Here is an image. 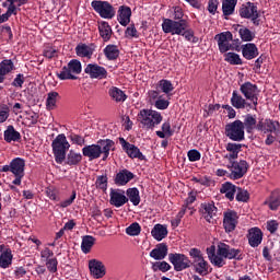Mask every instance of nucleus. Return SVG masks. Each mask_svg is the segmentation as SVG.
Instances as JSON below:
<instances>
[{"mask_svg":"<svg viewBox=\"0 0 280 280\" xmlns=\"http://www.w3.org/2000/svg\"><path fill=\"white\" fill-rule=\"evenodd\" d=\"M149 102L152 104V102L156 103V100H159L161 97L160 93H159V89L158 90H150L149 93Z\"/></svg>","mask_w":280,"mask_h":280,"instance_id":"62","label":"nucleus"},{"mask_svg":"<svg viewBox=\"0 0 280 280\" xmlns=\"http://www.w3.org/2000/svg\"><path fill=\"white\" fill-rule=\"evenodd\" d=\"M138 121L147 128V130H153L155 126H159L163 121L161 113L152 109H141L138 114Z\"/></svg>","mask_w":280,"mask_h":280,"instance_id":"4","label":"nucleus"},{"mask_svg":"<svg viewBox=\"0 0 280 280\" xmlns=\"http://www.w3.org/2000/svg\"><path fill=\"white\" fill-rule=\"evenodd\" d=\"M126 153L130 159H139L140 161H145V155L141 153L135 144H131L127 150Z\"/></svg>","mask_w":280,"mask_h":280,"instance_id":"40","label":"nucleus"},{"mask_svg":"<svg viewBox=\"0 0 280 280\" xmlns=\"http://www.w3.org/2000/svg\"><path fill=\"white\" fill-rule=\"evenodd\" d=\"M119 15H118V21L120 25L126 27L130 23V16H132V10L130 7H120L119 9Z\"/></svg>","mask_w":280,"mask_h":280,"instance_id":"28","label":"nucleus"},{"mask_svg":"<svg viewBox=\"0 0 280 280\" xmlns=\"http://www.w3.org/2000/svg\"><path fill=\"white\" fill-rule=\"evenodd\" d=\"M93 246H95V237H93L92 235L83 236L82 243H81L82 253H84V255H89V253H91V248H93Z\"/></svg>","mask_w":280,"mask_h":280,"instance_id":"33","label":"nucleus"},{"mask_svg":"<svg viewBox=\"0 0 280 280\" xmlns=\"http://www.w3.org/2000/svg\"><path fill=\"white\" fill-rule=\"evenodd\" d=\"M225 62H230V65H242V59L240 55L235 52H226L225 55Z\"/></svg>","mask_w":280,"mask_h":280,"instance_id":"47","label":"nucleus"},{"mask_svg":"<svg viewBox=\"0 0 280 280\" xmlns=\"http://www.w3.org/2000/svg\"><path fill=\"white\" fill-rule=\"evenodd\" d=\"M189 256L191 257V266L194 267L195 272L205 277L209 272V262L205 260V256H202V252L196 247L189 250Z\"/></svg>","mask_w":280,"mask_h":280,"instance_id":"5","label":"nucleus"},{"mask_svg":"<svg viewBox=\"0 0 280 280\" xmlns=\"http://www.w3.org/2000/svg\"><path fill=\"white\" fill-rule=\"evenodd\" d=\"M84 71L88 73V75H90V78L97 80H104L108 75L106 68L98 66L97 63H89Z\"/></svg>","mask_w":280,"mask_h":280,"instance_id":"15","label":"nucleus"},{"mask_svg":"<svg viewBox=\"0 0 280 280\" xmlns=\"http://www.w3.org/2000/svg\"><path fill=\"white\" fill-rule=\"evenodd\" d=\"M126 233L127 235L137 236L139 233H141V225L135 222L126 229Z\"/></svg>","mask_w":280,"mask_h":280,"instance_id":"50","label":"nucleus"},{"mask_svg":"<svg viewBox=\"0 0 280 280\" xmlns=\"http://www.w3.org/2000/svg\"><path fill=\"white\" fill-rule=\"evenodd\" d=\"M220 191L221 194H225V198H228V200H234L237 187L226 182L225 184L222 185Z\"/></svg>","mask_w":280,"mask_h":280,"instance_id":"32","label":"nucleus"},{"mask_svg":"<svg viewBox=\"0 0 280 280\" xmlns=\"http://www.w3.org/2000/svg\"><path fill=\"white\" fill-rule=\"evenodd\" d=\"M57 102H58V92H49L46 100L47 110H54V108H56Z\"/></svg>","mask_w":280,"mask_h":280,"instance_id":"44","label":"nucleus"},{"mask_svg":"<svg viewBox=\"0 0 280 280\" xmlns=\"http://www.w3.org/2000/svg\"><path fill=\"white\" fill-rule=\"evenodd\" d=\"M81 162H82V154L75 153V151L70 150L66 160L67 165H78Z\"/></svg>","mask_w":280,"mask_h":280,"instance_id":"41","label":"nucleus"},{"mask_svg":"<svg viewBox=\"0 0 280 280\" xmlns=\"http://www.w3.org/2000/svg\"><path fill=\"white\" fill-rule=\"evenodd\" d=\"M10 117V108L8 106H3L2 110L0 112V124H3Z\"/></svg>","mask_w":280,"mask_h":280,"instance_id":"63","label":"nucleus"},{"mask_svg":"<svg viewBox=\"0 0 280 280\" xmlns=\"http://www.w3.org/2000/svg\"><path fill=\"white\" fill-rule=\"evenodd\" d=\"M207 255L210 262L217 268H222L223 266H226V261L224 259H236V261L244 259V257H242L241 249L232 248L225 243L218 244L217 253L215 245H211L207 248Z\"/></svg>","mask_w":280,"mask_h":280,"instance_id":"1","label":"nucleus"},{"mask_svg":"<svg viewBox=\"0 0 280 280\" xmlns=\"http://www.w3.org/2000/svg\"><path fill=\"white\" fill-rule=\"evenodd\" d=\"M108 94L114 102H126V93H124V91H121L119 88L109 89Z\"/></svg>","mask_w":280,"mask_h":280,"instance_id":"39","label":"nucleus"},{"mask_svg":"<svg viewBox=\"0 0 280 280\" xmlns=\"http://www.w3.org/2000/svg\"><path fill=\"white\" fill-rule=\"evenodd\" d=\"M240 91L246 100H249L253 102L254 106H257V85L250 82H245L241 85Z\"/></svg>","mask_w":280,"mask_h":280,"instance_id":"16","label":"nucleus"},{"mask_svg":"<svg viewBox=\"0 0 280 280\" xmlns=\"http://www.w3.org/2000/svg\"><path fill=\"white\" fill-rule=\"evenodd\" d=\"M104 54L107 60H117L119 58V48L117 45H107L104 48Z\"/></svg>","mask_w":280,"mask_h":280,"instance_id":"34","label":"nucleus"},{"mask_svg":"<svg viewBox=\"0 0 280 280\" xmlns=\"http://www.w3.org/2000/svg\"><path fill=\"white\" fill-rule=\"evenodd\" d=\"M153 268H158L159 270H161V272H167L172 266H170V264H167L166 261H161V262H156Z\"/></svg>","mask_w":280,"mask_h":280,"instance_id":"57","label":"nucleus"},{"mask_svg":"<svg viewBox=\"0 0 280 280\" xmlns=\"http://www.w3.org/2000/svg\"><path fill=\"white\" fill-rule=\"evenodd\" d=\"M279 229V222L277 220H271L267 223V230L269 233H277V230Z\"/></svg>","mask_w":280,"mask_h":280,"instance_id":"60","label":"nucleus"},{"mask_svg":"<svg viewBox=\"0 0 280 280\" xmlns=\"http://www.w3.org/2000/svg\"><path fill=\"white\" fill-rule=\"evenodd\" d=\"M243 125H244V128H246L247 132H253V130L257 128V119L253 115L247 114Z\"/></svg>","mask_w":280,"mask_h":280,"instance_id":"42","label":"nucleus"},{"mask_svg":"<svg viewBox=\"0 0 280 280\" xmlns=\"http://www.w3.org/2000/svg\"><path fill=\"white\" fill-rule=\"evenodd\" d=\"M238 12L242 19H250L254 25H259V11L255 3L246 2L245 4H242Z\"/></svg>","mask_w":280,"mask_h":280,"instance_id":"11","label":"nucleus"},{"mask_svg":"<svg viewBox=\"0 0 280 280\" xmlns=\"http://www.w3.org/2000/svg\"><path fill=\"white\" fill-rule=\"evenodd\" d=\"M109 202L114 207H124L128 202V197H126V191L122 189H110L109 192Z\"/></svg>","mask_w":280,"mask_h":280,"instance_id":"18","label":"nucleus"},{"mask_svg":"<svg viewBox=\"0 0 280 280\" xmlns=\"http://www.w3.org/2000/svg\"><path fill=\"white\" fill-rule=\"evenodd\" d=\"M51 148L56 163H65V159H67V150L71 148V144H69V141L67 140V136H65V133L58 135L52 141Z\"/></svg>","mask_w":280,"mask_h":280,"instance_id":"3","label":"nucleus"},{"mask_svg":"<svg viewBox=\"0 0 280 280\" xmlns=\"http://www.w3.org/2000/svg\"><path fill=\"white\" fill-rule=\"evenodd\" d=\"M238 34L245 43H250V40H254L255 38V33L246 27L240 28Z\"/></svg>","mask_w":280,"mask_h":280,"instance_id":"46","label":"nucleus"},{"mask_svg":"<svg viewBox=\"0 0 280 280\" xmlns=\"http://www.w3.org/2000/svg\"><path fill=\"white\" fill-rule=\"evenodd\" d=\"M115 147V141L110 139L98 140L96 144H89L82 149V154L89 161H95L103 154V161H106L110 154V150Z\"/></svg>","mask_w":280,"mask_h":280,"instance_id":"2","label":"nucleus"},{"mask_svg":"<svg viewBox=\"0 0 280 280\" xmlns=\"http://www.w3.org/2000/svg\"><path fill=\"white\" fill-rule=\"evenodd\" d=\"M201 207H202L203 218L205 220H207V222H211V220H213V218L218 215V208L215 207V205L203 203Z\"/></svg>","mask_w":280,"mask_h":280,"instance_id":"27","label":"nucleus"},{"mask_svg":"<svg viewBox=\"0 0 280 280\" xmlns=\"http://www.w3.org/2000/svg\"><path fill=\"white\" fill-rule=\"evenodd\" d=\"M168 261L172 262L176 272H183V270L191 268V261L185 254H168Z\"/></svg>","mask_w":280,"mask_h":280,"instance_id":"9","label":"nucleus"},{"mask_svg":"<svg viewBox=\"0 0 280 280\" xmlns=\"http://www.w3.org/2000/svg\"><path fill=\"white\" fill-rule=\"evenodd\" d=\"M125 36L128 38H139L138 32H137V27H135L133 24H131L130 26L127 27L126 32H125Z\"/></svg>","mask_w":280,"mask_h":280,"instance_id":"53","label":"nucleus"},{"mask_svg":"<svg viewBox=\"0 0 280 280\" xmlns=\"http://www.w3.org/2000/svg\"><path fill=\"white\" fill-rule=\"evenodd\" d=\"M80 73H82V63L78 59H72L57 73V78L59 80H78L75 75H80Z\"/></svg>","mask_w":280,"mask_h":280,"instance_id":"6","label":"nucleus"},{"mask_svg":"<svg viewBox=\"0 0 280 280\" xmlns=\"http://www.w3.org/2000/svg\"><path fill=\"white\" fill-rule=\"evenodd\" d=\"M150 257L158 261H161V259H165V257H167V244H158L156 247L151 250Z\"/></svg>","mask_w":280,"mask_h":280,"instance_id":"24","label":"nucleus"},{"mask_svg":"<svg viewBox=\"0 0 280 280\" xmlns=\"http://www.w3.org/2000/svg\"><path fill=\"white\" fill-rule=\"evenodd\" d=\"M89 268L94 279H103L106 276V266H104V262H102V260H89Z\"/></svg>","mask_w":280,"mask_h":280,"instance_id":"17","label":"nucleus"},{"mask_svg":"<svg viewBox=\"0 0 280 280\" xmlns=\"http://www.w3.org/2000/svg\"><path fill=\"white\" fill-rule=\"evenodd\" d=\"M242 51L246 60H253V58H257L259 56V49H257V45L252 43L243 45Z\"/></svg>","mask_w":280,"mask_h":280,"instance_id":"25","label":"nucleus"},{"mask_svg":"<svg viewBox=\"0 0 280 280\" xmlns=\"http://www.w3.org/2000/svg\"><path fill=\"white\" fill-rule=\"evenodd\" d=\"M70 139L72 143H75L77 145H84V138L80 135L72 133Z\"/></svg>","mask_w":280,"mask_h":280,"instance_id":"61","label":"nucleus"},{"mask_svg":"<svg viewBox=\"0 0 280 280\" xmlns=\"http://www.w3.org/2000/svg\"><path fill=\"white\" fill-rule=\"evenodd\" d=\"M98 32L104 43H108V40H110V38L113 37V28L110 27L108 22L98 23Z\"/></svg>","mask_w":280,"mask_h":280,"instance_id":"26","label":"nucleus"},{"mask_svg":"<svg viewBox=\"0 0 280 280\" xmlns=\"http://www.w3.org/2000/svg\"><path fill=\"white\" fill-rule=\"evenodd\" d=\"M93 51L94 49L86 44H79L75 47V54L80 58H91L93 56Z\"/></svg>","mask_w":280,"mask_h":280,"instance_id":"31","label":"nucleus"},{"mask_svg":"<svg viewBox=\"0 0 280 280\" xmlns=\"http://www.w3.org/2000/svg\"><path fill=\"white\" fill-rule=\"evenodd\" d=\"M132 178H135V174L125 168L116 174L114 183H115V185H118L119 187H124V185H128V183H130V180H132Z\"/></svg>","mask_w":280,"mask_h":280,"instance_id":"22","label":"nucleus"},{"mask_svg":"<svg viewBox=\"0 0 280 280\" xmlns=\"http://www.w3.org/2000/svg\"><path fill=\"white\" fill-rule=\"evenodd\" d=\"M188 159L191 162L200 161V151L196 149L188 151Z\"/></svg>","mask_w":280,"mask_h":280,"instance_id":"56","label":"nucleus"},{"mask_svg":"<svg viewBox=\"0 0 280 280\" xmlns=\"http://www.w3.org/2000/svg\"><path fill=\"white\" fill-rule=\"evenodd\" d=\"M214 38L218 42L219 51H221V54H226L230 49H235V47L231 45V40H233V34L231 32L228 31L217 34Z\"/></svg>","mask_w":280,"mask_h":280,"instance_id":"14","label":"nucleus"},{"mask_svg":"<svg viewBox=\"0 0 280 280\" xmlns=\"http://www.w3.org/2000/svg\"><path fill=\"white\" fill-rule=\"evenodd\" d=\"M280 207V190H275L271 192L269 208L271 211H276Z\"/></svg>","mask_w":280,"mask_h":280,"instance_id":"43","label":"nucleus"},{"mask_svg":"<svg viewBox=\"0 0 280 280\" xmlns=\"http://www.w3.org/2000/svg\"><path fill=\"white\" fill-rule=\"evenodd\" d=\"M225 135L231 141H244V122L234 120L225 126Z\"/></svg>","mask_w":280,"mask_h":280,"instance_id":"8","label":"nucleus"},{"mask_svg":"<svg viewBox=\"0 0 280 280\" xmlns=\"http://www.w3.org/2000/svg\"><path fill=\"white\" fill-rule=\"evenodd\" d=\"M0 250V268H9L12 265V249L5 248V245H1Z\"/></svg>","mask_w":280,"mask_h":280,"instance_id":"23","label":"nucleus"},{"mask_svg":"<svg viewBox=\"0 0 280 280\" xmlns=\"http://www.w3.org/2000/svg\"><path fill=\"white\" fill-rule=\"evenodd\" d=\"M228 152H233L234 154H240L242 152V144L238 143H228L226 144Z\"/></svg>","mask_w":280,"mask_h":280,"instance_id":"54","label":"nucleus"},{"mask_svg":"<svg viewBox=\"0 0 280 280\" xmlns=\"http://www.w3.org/2000/svg\"><path fill=\"white\" fill-rule=\"evenodd\" d=\"M93 10L102 16V19H113L115 16V8L107 1L94 0L91 3Z\"/></svg>","mask_w":280,"mask_h":280,"instance_id":"10","label":"nucleus"},{"mask_svg":"<svg viewBox=\"0 0 280 280\" xmlns=\"http://www.w3.org/2000/svg\"><path fill=\"white\" fill-rule=\"evenodd\" d=\"M219 3L220 2L218 0H209V2H208V11L210 12V14H215V12H218Z\"/></svg>","mask_w":280,"mask_h":280,"instance_id":"58","label":"nucleus"},{"mask_svg":"<svg viewBox=\"0 0 280 280\" xmlns=\"http://www.w3.org/2000/svg\"><path fill=\"white\" fill-rule=\"evenodd\" d=\"M235 5H237V0H223L222 10L224 16H231L235 12Z\"/></svg>","mask_w":280,"mask_h":280,"instance_id":"36","label":"nucleus"},{"mask_svg":"<svg viewBox=\"0 0 280 280\" xmlns=\"http://www.w3.org/2000/svg\"><path fill=\"white\" fill-rule=\"evenodd\" d=\"M231 104L234 108H246V100L237 93V91H233L232 97H231Z\"/></svg>","mask_w":280,"mask_h":280,"instance_id":"35","label":"nucleus"},{"mask_svg":"<svg viewBox=\"0 0 280 280\" xmlns=\"http://www.w3.org/2000/svg\"><path fill=\"white\" fill-rule=\"evenodd\" d=\"M247 237L249 245L253 248H257V246H259V244H261V241L264 240V233L259 228H252L248 232Z\"/></svg>","mask_w":280,"mask_h":280,"instance_id":"21","label":"nucleus"},{"mask_svg":"<svg viewBox=\"0 0 280 280\" xmlns=\"http://www.w3.org/2000/svg\"><path fill=\"white\" fill-rule=\"evenodd\" d=\"M11 172L15 176L13 185H21L23 176H25V160L15 158L11 161Z\"/></svg>","mask_w":280,"mask_h":280,"instance_id":"13","label":"nucleus"},{"mask_svg":"<svg viewBox=\"0 0 280 280\" xmlns=\"http://www.w3.org/2000/svg\"><path fill=\"white\" fill-rule=\"evenodd\" d=\"M24 83H25V77L23 74H18L12 82V86L21 89L23 88Z\"/></svg>","mask_w":280,"mask_h":280,"instance_id":"55","label":"nucleus"},{"mask_svg":"<svg viewBox=\"0 0 280 280\" xmlns=\"http://www.w3.org/2000/svg\"><path fill=\"white\" fill-rule=\"evenodd\" d=\"M189 27V24L185 20L174 21L164 19L162 23V30L164 34H177L180 36Z\"/></svg>","mask_w":280,"mask_h":280,"instance_id":"7","label":"nucleus"},{"mask_svg":"<svg viewBox=\"0 0 280 280\" xmlns=\"http://www.w3.org/2000/svg\"><path fill=\"white\" fill-rule=\"evenodd\" d=\"M256 130H260V132H279L280 125L279 121L260 119L256 126Z\"/></svg>","mask_w":280,"mask_h":280,"instance_id":"19","label":"nucleus"},{"mask_svg":"<svg viewBox=\"0 0 280 280\" xmlns=\"http://www.w3.org/2000/svg\"><path fill=\"white\" fill-rule=\"evenodd\" d=\"M231 174L230 177L233 178V180H240V178H243V176L248 172V162L241 160L240 162H231L230 165H228Z\"/></svg>","mask_w":280,"mask_h":280,"instance_id":"12","label":"nucleus"},{"mask_svg":"<svg viewBox=\"0 0 280 280\" xmlns=\"http://www.w3.org/2000/svg\"><path fill=\"white\" fill-rule=\"evenodd\" d=\"M155 108H158V110H165L167 109V107L170 106V101L164 100L163 96H160L154 104Z\"/></svg>","mask_w":280,"mask_h":280,"instance_id":"51","label":"nucleus"},{"mask_svg":"<svg viewBox=\"0 0 280 280\" xmlns=\"http://www.w3.org/2000/svg\"><path fill=\"white\" fill-rule=\"evenodd\" d=\"M4 141L7 143H12V141H21V133L14 130V126H8L7 130H4Z\"/></svg>","mask_w":280,"mask_h":280,"instance_id":"30","label":"nucleus"},{"mask_svg":"<svg viewBox=\"0 0 280 280\" xmlns=\"http://www.w3.org/2000/svg\"><path fill=\"white\" fill-rule=\"evenodd\" d=\"M128 200L132 202L133 207H139V202H141V197L139 196L138 188H129L126 191Z\"/></svg>","mask_w":280,"mask_h":280,"instance_id":"38","label":"nucleus"},{"mask_svg":"<svg viewBox=\"0 0 280 280\" xmlns=\"http://www.w3.org/2000/svg\"><path fill=\"white\" fill-rule=\"evenodd\" d=\"M151 235L158 242L165 240V237H167V226H165L163 224H155L151 231Z\"/></svg>","mask_w":280,"mask_h":280,"instance_id":"29","label":"nucleus"},{"mask_svg":"<svg viewBox=\"0 0 280 280\" xmlns=\"http://www.w3.org/2000/svg\"><path fill=\"white\" fill-rule=\"evenodd\" d=\"M14 71V62L10 59H4L0 62V75L1 78H5L8 73Z\"/></svg>","mask_w":280,"mask_h":280,"instance_id":"37","label":"nucleus"},{"mask_svg":"<svg viewBox=\"0 0 280 280\" xmlns=\"http://www.w3.org/2000/svg\"><path fill=\"white\" fill-rule=\"evenodd\" d=\"M75 196H77L75 190H73L72 195L70 196V198L65 200V201H62L60 203V207H62V209H65L67 207H70V205H73V200H75Z\"/></svg>","mask_w":280,"mask_h":280,"instance_id":"64","label":"nucleus"},{"mask_svg":"<svg viewBox=\"0 0 280 280\" xmlns=\"http://www.w3.org/2000/svg\"><path fill=\"white\" fill-rule=\"evenodd\" d=\"M97 189H102L103 191H106L108 189V177L106 175H101L96 178L95 183Z\"/></svg>","mask_w":280,"mask_h":280,"instance_id":"49","label":"nucleus"},{"mask_svg":"<svg viewBox=\"0 0 280 280\" xmlns=\"http://www.w3.org/2000/svg\"><path fill=\"white\" fill-rule=\"evenodd\" d=\"M158 90L166 95H170V93L174 91V85L172 84V81L161 80L158 84Z\"/></svg>","mask_w":280,"mask_h":280,"instance_id":"45","label":"nucleus"},{"mask_svg":"<svg viewBox=\"0 0 280 280\" xmlns=\"http://www.w3.org/2000/svg\"><path fill=\"white\" fill-rule=\"evenodd\" d=\"M223 226L226 233H232V231L237 226V212H224Z\"/></svg>","mask_w":280,"mask_h":280,"instance_id":"20","label":"nucleus"},{"mask_svg":"<svg viewBox=\"0 0 280 280\" xmlns=\"http://www.w3.org/2000/svg\"><path fill=\"white\" fill-rule=\"evenodd\" d=\"M250 198V195L248 194V190L236 188V200L238 202H248V199Z\"/></svg>","mask_w":280,"mask_h":280,"instance_id":"48","label":"nucleus"},{"mask_svg":"<svg viewBox=\"0 0 280 280\" xmlns=\"http://www.w3.org/2000/svg\"><path fill=\"white\" fill-rule=\"evenodd\" d=\"M46 268L49 272H58V259L50 258L46 260Z\"/></svg>","mask_w":280,"mask_h":280,"instance_id":"52","label":"nucleus"},{"mask_svg":"<svg viewBox=\"0 0 280 280\" xmlns=\"http://www.w3.org/2000/svg\"><path fill=\"white\" fill-rule=\"evenodd\" d=\"M44 56L45 58H56V56H58V51L56 50V48H52V47H47L45 50H44Z\"/></svg>","mask_w":280,"mask_h":280,"instance_id":"59","label":"nucleus"}]
</instances>
